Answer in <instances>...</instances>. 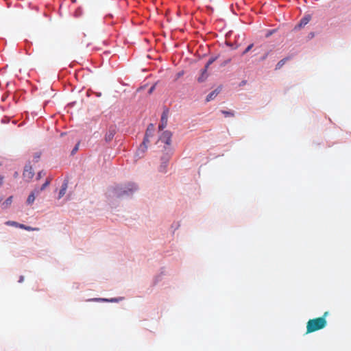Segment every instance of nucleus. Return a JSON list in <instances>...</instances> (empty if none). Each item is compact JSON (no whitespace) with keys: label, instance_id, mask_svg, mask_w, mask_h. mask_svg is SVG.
I'll return each instance as SVG.
<instances>
[{"label":"nucleus","instance_id":"nucleus-1","mask_svg":"<svg viewBox=\"0 0 351 351\" xmlns=\"http://www.w3.org/2000/svg\"><path fill=\"white\" fill-rule=\"evenodd\" d=\"M328 314L326 311L322 317L309 319L306 324V334L324 328L327 325L326 317Z\"/></svg>","mask_w":351,"mask_h":351},{"label":"nucleus","instance_id":"nucleus-2","mask_svg":"<svg viewBox=\"0 0 351 351\" xmlns=\"http://www.w3.org/2000/svg\"><path fill=\"white\" fill-rule=\"evenodd\" d=\"M137 189L138 187L134 183H128L124 186H117L112 189V195L117 198L129 196Z\"/></svg>","mask_w":351,"mask_h":351},{"label":"nucleus","instance_id":"nucleus-3","mask_svg":"<svg viewBox=\"0 0 351 351\" xmlns=\"http://www.w3.org/2000/svg\"><path fill=\"white\" fill-rule=\"evenodd\" d=\"M23 176L24 179L27 182L30 181L32 179V178L34 176V172L30 165H26L25 166Z\"/></svg>","mask_w":351,"mask_h":351},{"label":"nucleus","instance_id":"nucleus-4","mask_svg":"<svg viewBox=\"0 0 351 351\" xmlns=\"http://www.w3.org/2000/svg\"><path fill=\"white\" fill-rule=\"evenodd\" d=\"M171 137L172 133L170 131L166 130L160 136V140L166 145H169L171 143Z\"/></svg>","mask_w":351,"mask_h":351},{"label":"nucleus","instance_id":"nucleus-5","mask_svg":"<svg viewBox=\"0 0 351 351\" xmlns=\"http://www.w3.org/2000/svg\"><path fill=\"white\" fill-rule=\"evenodd\" d=\"M168 120V111H164L161 116L160 123L158 125V129L162 130L167 125Z\"/></svg>","mask_w":351,"mask_h":351},{"label":"nucleus","instance_id":"nucleus-6","mask_svg":"<svg viewBox=\"0 0 351 351\" xmlns=\"http://www.w3.org/2000/svg\"><path fill=\"white\" fill-rule=\"evenodd\" d=\"M67 187H68V182L64 181V183L62 184L61 189L60 190V192H59V195H58L59 199L62 198L65 195Z\"/></svg>","mask_w":351,"mask_h":351},{"label":"nucleus","instance_id":"nucleus-7","mask_svg":"<svg viewBox=\"0 0 351 351\" xmlns=\"http://www.w3.org/2000/svg\"><path fill=\"white\" fill-rule=\"evenodd\" d=\"M115 134V130L114 129H110L105 135V140L107 142H110L112 140Z\"/></svg>","mask_w":351,"mask_h":351},{"label":"nucleus","instance_id":"nucleus-8","mask_svg":"<svg viewBox=\"0 0 351 351\" xmlns=\"http://www.w3.org/2000/svg\"><path fill=\"white\" fill-rule=\"evenodd\" d=\"M12 196H10L8 198H7L6 200L4 202H3L1 205L2 208L7 209L8 208H9L12 203Z\"/></svg>","mask_w":351,"mask_h":351},{"label":"nucleus","instance_id":"nucleus-9","mask_svg":"<svg viewBox=\"0 0 351 351\" xmlns=\"http://www.w3.org/2000/svg\"><path fill=\"white\" fill-rule=\"evenodd\" d=\"M51 180V178H48L40 189H35L36 194H38L40 192L44 191L46 189V187L49 185Z\"/></svg>","mask_w":351,"mask_h":351},{"label":"nucleus","instance_id":"nucleus-10","mask_svg":"<svg viewBox=\"0 0 351 351\" xmlns=\"http://www.w3.org/2000/svg\"><path fill=\"white\" fill-rule=\"evenodd\" d=\"M311 15H309V14L306 15L301 19V21L299 23V26L302 27V26L306 25L311 21Z\"/></svg>","mask_w":351,"mask_h":351},{"label":"nucleus","instance_id":"nucleus-11","mask_svg":"<svg viewBox=\"0 0 351 351\" xmlns=\"http://www.w3.org/2000/svg\"><path fill=\"white\" fill-rule=\"evenodd\" d=\"M219 93V90H215L213 91H212L210 93H209L207 97H206V101H210L211 100H213L217 95L218 93Z\"/></svg>","mask_w":351,"mask_h":351},{"label":"nucleus","instance_id":"nucleus-12","mask_svg":"<svg viewBox=\"0 0 351 351\" xmlns=\"http://www.w3.org/2000/svg\"><path fill=\"white\" fill-rule=\"evenodd\" d=\"M36 194V192L35 191V189L29 195L27 199V203L28 204H32L34 203L35 200V195Z\"/></svg>","mask_w":351,"mask_h":351},{"label":"nucleus","instance_id":"nucleus-13","mask_svg":"<svg viewBox=\"0 0 351 351\" xmlns=\"http://www.w3.org/2000/svg\"><path fill=\"white\" fill-rule=\"evenodd\" d=\"M19 228L24 229L27 231H38L39 230V228H32L31 226H25L22 223L21 226H19Z\"/></svg>","mask_w":351,"mask_h":351},{"label":"nucleus","instance_id":"nucleus-14","mask_svg":"<svg viewBox=\"0 0 351 351\" xmlns=\"http://www.w3.org/2000/svg\"><path fill=\"white\" fill-rule=\"evenodd\" d=\"M149 143V137L145 136L143 142L142 143L141 145V148L144 151L145 149H147V144Z\"/></svg>","mask_w":351,"mask_h":351},{"label":"nucleus","instance_id":"nucleus-15","mask_svg":"<svg viewBox=\"0 0 351 351\" xmlns=\"http://www.w3.org/2000/svg\"><path fill=\"white\" fill-rule=\"evenodd\" d=\"M5 225L7 226H14V227H16V228H19V226L21 225V223H19L16 221H7L5 223Z\"/></svg>","mask_w":351,"mask_h":351},{"label":"nucleus","instance_id":"nucleus-16","mask_svg":"<svg viewBox=\"0 0 351 351\" xmlns=\"http://www.w3.org/2000/svg\"><path fill=\"white\" fill-rule=\"evenodd\" d=\"M221 113L226 117H233L234 116V112L233 111H228V110H221Z\"/></svg>","mask_w":351,"mask_h":351},{"label":"nucleus","instance_id":"nucleus-17","mask_svg":"<svg viewBox=\"0 0 351 351\" xmlns=\"http://www.w3.org/2000/svg\"><path fill=\"white\" fill-rule=\"evenodd\" d=\"M89 301L117 302V300H116V299L108 300V299H102V298H92V299H90Z\"/></svg>","mask_w":351,"mask_h":351},{"label":"nucleus","instance_id":"nucleus-18","mask_svg":"<svg viewBox=\"0 0 351 351\" xmlns=\"http://www.w3.org/2000/svg\"><path fill=\"white\" fill-rule=\"evenodd\" d=\"M207 77L206 72L204 73V69L202 71V75L198 78V82H202L205 80V79Z\"/></svg>","mask_w":351,"mask_h":351},{"label":"nucleus","instance_id":"nucleus-19","mask_svg":"<svg viewBox=\"0 0 351 351\" xmlns=\"http://www.w3.org/2000/svg\"><path fill=\"white\" fill-rule=\"evenodd\" d=\"M286 60H287V59H285H285H282V60H281L280 61H279V62H278V64H276V69H280V68H281V67L285 64V63Z\"/></svg>","mask_w":351,"mask_h":351},{"label":"nucleus","instance_id":"nucleus-20","mask_svg":"<svg viewBox=\"0 0 351 351\" xmlns=\"http://www.w3.org/2000/svg\"><path fill=\"white\" fill-rule=\"evenodd\" d=\"M215 60V58H210L209 59V60L208 61V62L206 63V66H205V68H204V73L206 72L208 66Z\"/></svg>","mask_w":351,"mask_h":351},{"label":"nucleus","instance_id":"nucleus-21","mask_svg":"<svg viewBox=\"0 0 351 351\" xmlns=\"http://www.w3.org/2000/svg\"><path fill=\"white\" fill-rule=\"evenodd\" d=\"M253 46H254V44H252H252H250V45H248V46L247 47V48H246V49L243 51V52L242 53V55H245V54H246L247 52H249V51L252 49V48L253 47Z\"/></svg>","mask_w":351,"mask_h":351},{"label":"nucleus","instance_id":"nucleus-22","mask_svg":"<svg viewBox=\"0 0 351 351\" xmlns=\"http://www.w3.org/2000/svg\"><path fill=\"white\" fill-rule=\"evenodd\" d=\"M149 127L153 128V125L150 124V125L147 129V131H146V133H145V136H148V137L152 136V130H150Z\"/></svg>","mask_w":351,"mask_h":351},{"label":"nucleus","instance_id":"nucleus-23","mask_svg":"<svg viewBox=\"0 0 351 351\" xmlns=\"http://www.w3.org/2000/svg\"><path fill=\"white\" fill-rule=\"evenodd\" d=\"M79 144H77L73 149L71 154H74L78 150Z\"/></svg>","mask_w":351,"mask_h":351},{"label":"nucleus","instance_id":"nucleus-24","mask_svg":"<svg viewBox=\"0 0 351 351\" xmlns=\"http://www.w3.org/2000/svg\"><path fill=\"white\" fill-rule=\"evenodd\" d=\"M40 157V154L39 153H36L34 155V158L36 161H38Z\"/></svg>","mask_w":351,"mask_h":351},{"label":"nucleus","instance_id":"nucleus-25","mask_svg":"<svg viewBox=\"0 0 351 351\" xmlns=\"http://www.w3.org/2000/svg\"><path fill=\"white\" fill-rule=\"evenodd\" d=\"M43 174H45V173H43V171H40V172H38V175H37V180L40 179V178H42V176H43Z\"/></svg>","mask_w":351,"mask_h":351},{"label":"nucleus","instance_id":"nucleus-26","mask_svg":"<svg viewBox=\"0 0 351 351\" xmlns=\"http://www.w3.org/2000/svg\"><path fill=\"white\" fill-rule=\"evenodd\" d=\"M3 179H4L3 176H0V186L3 184Z\"/></svg>","mask_w":351,"mask_h":351},{"label":"nucleus","instance_id":"nucleus-27","mask_svg":"<svg viewBox=\"0 0 351 351\" xmlns=\"http://www.w3.org/2000/svg\"><path fill=\"white\" fill-rule=\"evenodd\" d=\"M23 280H24V278H23V276H20V278H19V282H22L23 281Z\"/></svg>","mask_w":351,"mask_h":351},{"label":"nucleus","instance_id":"nucleus-28","mask_svg":"<svg viewBox=\"0 0 351 351\" xmlns=\"http://www.w3.org/2000/svg\"><path fill=\"white\" fill-rule=\"evenodd\" d=\"M154 88H155V87H154V86H152V87L150 88L149 90V93H152V91L154 90Z\"/></svg>","mask_w":351,"mask_h":351},{"label":"nucleus","instance_id":"nucleus-29","mask_svg":"<svg viewBox=\"0 0 351 351\" xmlns=\"http://www.w3.org/2000/svg\"><path fill=\"white\" fill-rule=\"evenodd\" d=\"M18 175H19V174H18V172H16H16L14 173V178H17V177H18Z\"/></svg>","mask_w":351,"mask_h":351},{"label":"nucleus","instance_id":"nucleus-30","mask_svg":"<svg viewBox=\"0 0 351 351\" xmlns=\"http://www.w3.org/2000/svg\"><path fill=\"white\" fill-rule=\"evenodd\" d=\"M2 201V198H0V202Z\"/></svg>","mask_w":351,"mask_h":351}]
</instances>
